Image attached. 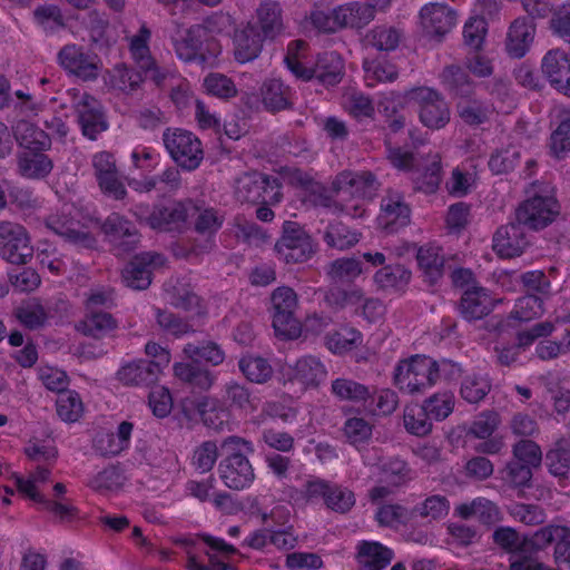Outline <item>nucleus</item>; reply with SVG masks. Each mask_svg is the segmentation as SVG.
Segmentation results:
<instances>
[{
	"label": "nucleus",
	"mask_w": 570,
	"mask_h": 570,
	"mask_svg": "<svg viewBox=\"0 0 570 570\" xmlns=\"http://www.w3.org/2000/svg\"><path fill=\"white\" fill-rule=\"evenodd\" d=\"M461 372V367L451 361L438 363L425 355H413L396 364L394 384L401 391L416 393L433 386L441 376L455 380Z\"/></svg>",
	"instance_id": "obj_1"
},
{
	"label": "nucleus",
	"mask_w": 570,
	"mask_h": 570,
	"mask_svg": "<svg viewBox=\"0 0 570 570\" xmlns=\"http://www.w3.org/2000/svg\"><path fill=\"white\" fill-rule=\"evenodd\" d=\"M379 189V183L371 173L343 171L332 184L331 198L341 205V210L354 218L366 214V205Z\"/></svg>",
	"instance_id": "obj_2"
},
{
	"label": "nucleus",
	"mask_w": 570,
	"mask_h": 570,
	"mask_svg": "<svg viewBox=\"0 0 570 570\" xmlns=\"http://www.w3.org/2000/svg\"><path fill=\"white\" fill-rule=\"evenodd\" d=\"M189 216L195 219V229L199 234L212 235L222 224L214 209L200 208L191 203H168L157 207L146 220L153 229L169 232L179 229Z\"/></svg>",
	"instance_id": "obj_3"
},
{
	"label": "nucleus",
	"mask_w": 570,
	"mask_h": 570,
	"mask_svg": "<svg viewBox=\"0 0 570 570\" xmlns=\"http://www.w3.org/2000/svg\"><path fill=\"white\" fill-rule=\"evenodd\" d=\"M285 63L296 78L309 80L316 76L326 86L340 82L344 73L343 60L335 52L324 53L315 68L307 67L306 45L303 41L288 45Z\"/></svg>",
	"instance_id": "obj_4"
},
{
	"label": "nucleus",
	"mask_w": 570,
	"mask_h": 570,
	"mask_svg": "<svg viewBox=\"0 0 570 570\" xmlns=\"http://www.w3.org/2000/svg\"><path fill=\"white\" fill-rule=\"evenodd\" d=\"M226 455L219 465V473L226 487L234 490L248 488L254 481V471L246 455L253 452L252 445L239 438H229L222 445Z\"/></svg>",
	"instance_id": "obj_5"
},
{
	"label": "nucleus",
	"mask_w": 570,
	"mask_h": 570,
	"mask_svg": "<svg viewBox=\"0 0 570 570\" xmlns=\"http://www.w3.org/2000/svg\"><path fill=\"white\" fill-rule=\"evenodd\" d=\"M232 24L233 20L229 14L218 12L208 17L205 20L204 27L178 28L173 36L174 47L178 58L185 61L199 59L202 62L212 65L210 58H207L200 51V35L204 29L210 33L219 35L228 30Z\"/></svg>",
	"instance_id": "obj_6"
},
{
	"label": "nucleus",
	"mask_w": 570,
	"mask_h": 570,
	"mask_svg": "<svg viewBox=\"0 0 570 570\" xmlns=\"http://www.w3.org/2000/svg\"><path fill=\"white\" fill-rule=\"evenodd\" d=\"M277 257L286 264L308 261L315 253L311 236L294 222H286L283 235L275 244Z\"/></svg>",
	"instance_id": "obj_7"
},
{
	"label": "nucleus",
	"mask_w": 570,
	"mask_h": 570,
	"mask_svg": "<svg viewBox=\"0 0 570 570\" xmlns=\"http://www.w3.org/2000/svg\"><path fill=\"white\" fill-rule=\"evenodd\" d=\"M164 144L171 158L184 169L199 167L204 154L200 140L191 132L181 129H168L164 132Z\"/></svg>",
	"instance_id": "obj_8"
},
{
	"label": "nucleus",
	"mask_w": 570,
	"mask_h": 570,
	"mask_svg": "<svg viewBox=\"0 0 570 570\" xmlns=\"http://www.w3.org/2000/svg\"><path fill=\"white\" fill-rule=\"evenodd\" d=\"M236 196L240 202L275 205L282 198L281 184L262 174H246L237 180Z\"/></svg>",
	"instance_id": "obj_9"
},
{
	"label": "nucleus",
	"mask_w": 570,
	"mask_h": 570,
	"mask_svg": "<svg viewBox=\"0 0 570 570\" xmlns=\"http://www.w3.org/2000/svg\"><path fill=\"white\" fill-rule=\"evenodd\" d=\"M326 376L324 364L314 356L302 357L294 365H285L281 370L283 384L297 386L299 391L317 387Z\"/></svg>",
	"instance_id": "obj_10"
},
{
	"label": "nucleus",
	"mask_w": 570,
	"mask_h": 570,
	"mask_svg": "<svg viewBox=\"0 0 570 570\" xmlns=\"http://www.w3.org/2000/svg\"><path fill=\"white\" fill-rule=\"evenodd\" d=\"M373 18L374 12L371 8L358 2H352L334 9L330 17L315 13L313 22L321 30L330 32L343 27H363Z\"/></svg>",
	"instance_id": "obj_11"
},
{
	"label": "nucleus",
	"mask_w": 570,
	"mask_h": 570,
	"mask_svg": "<svg viewBox=\"0 0 570 570\" xmlns=\"http://www.w3.org/2000/svg\"><path fill=\"white\" fill-rule=\"evenodd\" d=\"M33 254L24 227L13 223H0V256L11 264H26Z\"/></svg>",
	"instance_id": "obj_12"
},
{
	"label": "nucleus",
	"mask_w": 570,
	"mask_h": 570,
	"mask_svg": "<svg viewBox=\"0 0 570 570\" xmlns=\"http://www.w3.org/2000/svg\"><path fill=\"white\" fill-rule=\"evenodd\" d=\"M559 205L552 196H537L525 200L515 212V219L521 225L540 229L554 220Z\"/></svg>",
	"instance_id": "obj_13"
},
{
	"label": "nucleus",
	"mask_w": 570,
	"mask_h": 570,
	"mask_svg": "<svg viewBox=\"0 0 570 570\" xmlns=\"http://www.w3.org/2000/svg\"><path fill=\"white\" fill-rule=\"evenodd\" d=\"M412 98L417 104L419 117L424 126L439 129L448 124L449 108L438 92L430 88H420L412 92Z\"/></svg>",
	"instance_id": "obj_14"
},
{
	"label": "nucleus",
	"mask_w": 570,
	"mask_h": 570,
	"mask_svg": "<svg viewBox=\"0 0 570 570\" xmlns=\"http://www.w3.org/2000/svg\"><path fill=\"white\" fill-rule=\"evenodd\" d=\"M529 245V240L519 222L500 226L492 238L494 253L504 259L521 256Z\"/></svg>",
	"instance_id": "obj_15"
},
{
	"label": "nucleus",
	"mask_w": 570,
	"mask_h": 570,
	"mask_svg": "<svg viewBox=\"0 0 570 570\" xmlns=\"http://www.w3.org/2000/svg\"><path fill=\"white\" fill-rule=\"evenodd\" d=\"M75 109L83 136L89 139L96 137L108 128L100 104L87 94H79L75 101Z\"/></svg>",
	"instance_id": "obj_16"
},
{
	"label": "nucleus",
	"mask_w": 570,
	"mask_h": 570,
	"mask_svg": "<svg viewBox=\"0 0 570 570\" xmlns=\"http://www.w3.org/2000/svg\"><path fill=\"white\" fill-rule=\"evenodd\" d=\"M570 530L562 525H550L537 531L531 538V546L537 550L543 549L553 541L556 546L554 558L560 570H570Z\"/></svg>",
	"instance_id": "obj_17"
},
{
	"label": "nucleus",
	"mask_w": 570,
	"mask_h": 570,
	"mask_svg": "<svg viewBox=\"0 0 570 570\" xmlns=\"http://www.w3.org/2000/svg\"><path fill=\"white\" fill-rule=\"evenodd\" d=\"M165 265V258L158 254L137 256L122 273V279L128 287L145 289L151 283V273Z\"/></svg>",
	"instance_id": "obj_18"
},
{
	"label": "nucleus",
	"mask_w": 570,
	"mask_h": 570,
	"mask_svg": "<svg viewBox=\"0 0 570 570\" xmlns=\"http://www.w3.org/2000/svg\"><path fill=\"white\" fill-rule=\"evenodd\" d=\"M542 71L558 91L570 97V56L567 52L550 50L542 59Z\"/></svg>",
	"instance_id": "obj_19"
},
{
	"label": "nucleus",
	"mask_w": 570,
	"mask_h": 570,
	"mask_svg": "<svg viewBox=\"0 0 570 570\" xmlns=\"http://www.w3.org/2000/svg\"><path fill=\"white\" fill-rule=\"evenodd\" d=\"M233 43L235 59L246 63L258 57L263 47V37L254 23L247 22L236 28Z\"/></svg>",
	"instance_id": "obj_20"
},
{
	"label": "nucleus",
	"mask_w": 570,
	"mask_h": 570,
	"mask_svg": "<svg viewBox=\"0 0 570 570\" xmlns=\"http://www.w3.org/2000/svg\"><path fill=\"white\" fill-rule=\"evenodd\" d=\"M78 214V209L73 205H65L60 213L49 216L47 226L60 236L88 245L87 232L85 230L87 226L80 224L78 220L76 222L73 217L71 219H67V217Z\"/></svg>",
	"instance_id": "obj_21"
},
{
	"label": "nucleus",
	"mask_w": 570,
	"mask_h": 570,
	"mask_svg": "<svg viewBox=\"0 0 570 570\" xmlns=\"http://www.w3.org/2000/svg\"><path fill=\"white\" fill-rule=\"evenodd\" d=\"M411 271L401 265H389L379 269L373 282L376 289L392 296H402L411 282Z\"/></svg>",
	"instance_id": "obj_22"
},
{
	"label": "nucleus",
	"mask_w": 570,
	"mask_h": 570,
	"mask_svg": "<svg viewBox=\"0 0 570 570\" xmlns=\"http://www.w3.org/2000/svg\"><path fill=\"white\" fill-rule=\"evenodd\" d=\"M498 302L485 288L472 285L462 295L460 311L466 320H479L488 315Z\"/></svg>",
	"instance_id": "obj_23"
},
{
	"label": "nucleus",
	"mask_w": 570,
	"mask_h": 570,
	"mask_svg": "<svg viewBox=\"0 0 570 570\" xmlns=\"http://www.w3.org/2000/svg\"><path fill=\"white\" fill-rule=\"evenodd\" d=\"M421 24L423 29L433 36H442L449 32L456 23L454 11L443 4L431 3L421 9Z\"/></svg>",
	"instance_id": "obj_24"
},
{
	"label": "nucleus",
	"mask_w": 570,
	"mask_h": 570,
	"mask_svg": "<svg viewBox=\"0 0 570 570\" xmlns=\"http://www.w3.org/2000/svg\"><path fill=\"white\" fill-rule=\"evenodd\" d=\"M61 66L71 73L87 80L98 75L99 66L95 56L85 55L76 46H67L59 53Z\"/></svg>",
	"instance_id": "obj_25"
},
{
	"label": "nucleus",
	"mask_w": 570,
	"mask_h": 570,
	"mask_svg": "<svg viewBox=\"0 0 570 570\" xmlns=\"http://www.w3.org/2000/svg\"><path fill=\"white\" fill-rule=\"evenodd\" d=\"M358 570H383L393 559V551L377 541H360L355 556Z\"/></svg>",
	"instance_id": "obj_26"
},
{
	"label": "nucleus",
	"mask_w": 570,
	"mask_h": 570,
	"mask_svg": "<svg viewBox=\"0 0 570 570\" xmlns=\"http://www.w3.org/2000/svg\"><path fill=\"white\" fill-rule=\"evenodd\" d=\"M554 332V326L550 321L541 322L531 328L519 332L517 335V346L498 350V360L503 365L512 364L519 354L520 348H527L533 342L541 337H548Z\"/></svg>",
	"instance_id": "obj_27"
},
{
	"label": "nucleus",
	"mask_w": 570,
	"mask_h": 570,
	"mask_svg": "<svg viewBox=\"0 0 570 570\" xmlns=\"http://www.w3.org/2000/svg\"><path fill=\"white\" fill-rule=\"evenodd\" d=\"M535 35V27L529 19H517L510 26L505 49L513 58L523 57L530 49Z\"/></svg>",
	"instance_id": "obj_28"
},
{
	"label": "nucleus",
	"mask_w": 570,
	"mask_h": 570,
	"mask_svg": "<svg viewBox=\"0 0 570 570\" xmlns=\"http://www.w3.org/2000/svg\"><path fill=\"white\" fill-rule=\"evenodd\" d=\"M410 220V209L401 196L392 195L382 200L377 224L383 229L395 230Z\"/></svg>",
	"instance_id": "obj_29"
},
{
	"label": "nucleus",
	"mask_w": 570,
	"mask_h": 570,
	"mask_svg": "<svg viewBox=\"0 0 570 570\" xmlns=\"http://www.w3.org/2000/svg\"><path fill=\"white\" fill-rule=\"evenodd\" d=\"M149 39L150 31L142 27L139 32L131 38L129 49L137 66L145 72V78H150L158 83L160 76L149 52Z\"/></svg>",
	"instance_id": "obj_30"
},
{
	"label": "nucleus",
	"mask_w": 570,
	"mask_h": 570,
	"mask_svg": "<svg viewBox=\"0 0 570 570\" xmlns=\"http://www.w3.org/2000/svg\"><path fill=\"white\" fill-rule=\"evenodd\" d=\"M416 261L425 282L434 284L442 277L444 256L441 247L434 244L420 247L416 254Z\"/></svg>",
	"instance_id": "obj_31"
},
{
	"label": "nucleus",
	"mask_w": 570,
	"mask_h": 570,
	"mask_svg": "<svg viewBox=\"0 0 570 570\" xmlns=\"http://www.w3.org/2000/svg\"><path fill=\"white\" fill-rule=\"evenodd\" d=\"M455 513L463 519H478L484 524H492L501 520L499 509L484 498H478L471 502L456 505Z\"/></svg>",
	"instance_id": "obj_32"
},
{
	"label": "nucleus",
	"mask_w": 570,
	"mask_h": 570,
	"mask_svg": "<svg viewBox=\"0 0 570 570\" xmlns=\"http://www.w3.org/2000/svg\"><path fill=\"white\" fill-rule=\"evenodd\" d=\"M50 474L49 469L37 468L27 478L13 473L12 479L21 494L39 504L46 502L45 495L40 492V485L49 481Z\"/></svg>",
	"instance_id": "obj_33"
},
{
	"label": "nucleus",
	"mask_w": 570,
	"mask_h": 570,
	"mask_svg": "<svg viewBox=\"0 0 570 570\" xmlns=\"http://www.w3.org/2000/svg\"><path fill=\"white\" fill-rule=\"evenodd\" d=\"M183 406L189 419H196V416H199L206 425L214 429L220 428L224 420L227 417L226 412L223 409H219L217 402L214 400L204 399L195 407L193 402L187 401Z\"/></svg>",
	"instance_id": "obj_34"
},
{
	"label": "nucleus",
	"mask_w": 570,
	"mask_h": 570,
	"mask_svg": "<svg viewBox=\"0 0 570 570\" xmlns=\"http://www.w3.org/2000/svg\"><path fill=\"white\" fill-rule=\"evenodd\" d=\"M363 342L362 334L354 327L343 326L325 338L326 347L334 354H345L358 347Z\"/></svg>",
	"instance_id": "obj_35"
},
{
	"label": "nucleus",
	"mask_w": 570,
	"mask_h": 570,
	"mask_svg": "<svg viewBox=\"0 0 570 570\" xmlns=\"http://www.w3.org/2000/svg\"><path fill=\"white\" fill-rule=\"evenodd\" d=\"M118 380L126 385H140L157 379L156 372L148 362L139 360L124 364L118 373Z\"/></svg>",
	"instance_id": "obj_36"
},
{
	"label": "nucleus",
	"mask_w": 570,
	"mask_h": 570,
	"mask_svg": "<svg viewBox=\"0 0 570 570\" xmlns=\"http://www.w3.org/2000/svg\"><path fill=\"white\" fill-rule=\"evenodd\" d=\"M19 169L22 176L28 178H41L52 169L51 160L39 150H24L19 160Z\"/></svg>",
	"instance_id": "obj_37"
},
{
	"label": "nucleus",
	"mask_w": 570,
	"mask_h": 570,
	"mask_svg": "<svg viewBox=\"0 0 570 570\" xmlns=\"http://www.w3.org/2000/svg\"><path fill=\"white\" fill-rule=\"evenodd\" d=\"M425 415L435 421L445 420L454 410L455 396L450 391L436 392L423 403Z\"/></svg>",
	"instance_id": "obj_38"
},
{
	"label": "nucleus",
	"mask_w": 570,
	"mask_h": 570,
	"mask_svg": "<svg viewBox=\"0 0 570 570\" xmlns=\"http://www.w3.org/2000/svg\"><path fill=\"white\" fill-rule=\"evenodd\" d=\"M16 138L26 150H43L50 146L49 136L27 121L17 125Z\"/></svg>",
	"instance_id": "obj_39"
},
{
	"label": "nucleus",
	"mask_w": 570,
	"mask_h": 570,
	"mask_svg": "<svg viewBox=\"0 0 570 570\" xmlns=\"http://www.w3.org/2000/svg\"><path fill=\"white\" fill-rule=\"evenodd\" d=\"M257 22L264 38H274L283 30L281 9L277 3H262L257 9Z\"/></svg>",
	"instance_id": "obj_40"
},
{
	"label": "nucleus",
	"mask_w": 570,
	"mask_h": 570,
	"mask_svg": "<svg viewBox=\"0 0 570 570\" xmlns=\"http://www.w3.org/2000/svg\"><path fill=\"white\" fill-rule=\"evenodd\" d=\"M56 407L58 416L68 423L79 421L85 411L82 400L75 391L60 393L56 402Z\"/></svg>",
	"instance_id": "obj_41"
},
{
	"label": "nucleus",
	"mask_w": 570,
	"mask_h": 570,
	"mask_svg": "<svg viewBox=\"0 0 570 570\" xmlns=\"http://www.w3.org/2000/svg\"><path fill=\"white\" fill-rule=\"evenodd\" d=\"M115 326V321L109 314L87 311L85 320L77 325V330L86 335L100 337L112 331Z\"/></svg>",
	"instance_id": "obj_42"
},
{
	"label": "nucleus",
	"mask_w": 570,
	"mask_h": 570,
	"mask_svg": "<svg viewBox=\"0 0 570 570\" xmlns=\"http://www.w3.org/2000/svg\"><path fill=\"white\" fill-rule=\"evenodd\" d=\"M200 540L209 548L207 554L212 566L217 570L233 569L225 559L236 553V549L219 538L203 535Z\"/></svg>",
	"instance_id": "obj_43"
},
{
	"label": "nucleus",
	"mask_w": 570,
	"mask_h": 570,
	"mask_svg": "<svg viewBox=\"0 0 570 570\" xmlns=\"http://www.w3.org/2000/svg\"><path fill=\"white\" fill-rule=\"evenodd\" d=\"M407 474L406 464L404 461L395 459L384 466V480L389 487H376L371 491V498L376 501L383 499L391 492V487L400 485Z\"/></svg>",
	"instance_id": "obj_44"
},
{
	"label": "nucleus",
	"mask_w": 570,
	"mask_h": 570,
	"mask_svg": "<svg viewBox=\"0 0 570 570\" xmlns=\"http://www.w3.org/2000/svg\"><path fill=\"white\" fill-rule=\"evenodd\" d=\"M544 312L543 302L540 298L527 295L515 302L511 316L520 322H531L540 318Z\"/></svg>",
	"instance_id": "obj_45"
},
{
	"label": "nucleus",
	"mask_w": 570,
	"mask_h": 570,
	"mask_svg": "<svg viewBox=\"0 0 570 570\" xmlns=\"http://www.w3.org/2000/svg\"><path fill=\"white\" fill-rule=\"evenodd\" d=\"M275 335L282 340H297L303 335L302 323L295 317V313H278L272 318Z\"/></svg>",
	"instance_id": "obj_46"
},
{
	"label": "nucleus",
	"mask_w": 570,
	"mask_h": 570,
	"mask_svg": "<svg viewBox=\"0 0 570 570\" xmlns=\"http://www.w3.org/2000/svg\"><path fill=\"white\" fill-rule=\"evenodd\" d=\"M343 434L350 444L360 449L371 439L372 425L362 417H351L344 423Z\"/></svg>",
	"instance_id": "obj_47"
},
{
	"label": "nucleus",
	"mask_w": 570,
	"mask_h": 570,
	"mask_svg": "<svg viewBox=\"0 0 570 570\" xmlns=\"http://www.w3.org/2000/svg\"><path fill=\"white\" fill-rule=\"evenodd\" d=\"M288 88L279 80H269L263 87V102L267 109L273 111L284 109L288 105Z\"/></svg>",
	"instance_id": "obj_48"
},
{
	"label": "nucleus",
	"mask_w": 570,
	"mask_h": 570,
	"mask_svg": "<svg viewBox=\"0 0 570 570\" xmlns=\"http://www.w3.org/2000/svg\"><path fill=\"white\" fill-rule=\"evenodd\" d=\"M490 391L487 377L479 374H469L461 384V396L469 403H476L484 399Z\"/></svg>",
	"instance_id": "obj_49"
},
{
	"label": "nucleus",
	"mask_w": 570,
	"mask_h": 570,
	"mask_svg": "<svg viewBox=\"0 0 570 570\" xmlns=\"http://www.w3.org/2000/svg\"><path fill=\"white\" fill-rule=\"evenodd\" d=\"M239 368L252 382L264 383L272 376V366L262 357L246 356L239 361Z\"/></svg>",
	"instance_id": "obj_50"
},
{
	"label": "nucleus",
	"mask_w": 570,
	"mask_h": 570,
	"mask_svg": "<svg viewBox=\"0 0 570 570\" xmlns=\"http://www.w3.org/2000/svg\"><path fill=\"white\" fill-rule=\"evenodd\" d=\"M403 420L406 431L417 436L426 435L432 429L431 419L425 415L423 406H406Z\"/></svg>",
	"instance_id": "obj_51"
},
{
	"label": "nucleus",
	"mask_w": 570,
	"mask_h": 570,
	"mask_svg": "<svg viewBox=\"0 0 570 570\" xmlns=\"http://www.w3.org/2000/svg\"><path fill=\"white\" fill-rule=\"evenodd\" d=\"M184 354L190 361L204 360L212 365H218L223 363L225 358L223 350L213 342H208L202 346L187 344L184 348Z\"/></svg>",
	"instance_id": "obj_52"
},
{
	"label": "nucleus",
	"mask_w": 570,
	"mask_h": 570,
	"mask_svg": "<svg viewBox=\"0 0 570 570\" xmlns=\"http://www.w3.org/2000/svg\"><path fill=\"white\" fill-rule=\"evenodd\" d=\"M174 373L179 380L189 382L200 389H208L213 383V377L208 371L196 368L189 363H176L174 365Z\"/></svg>",
	"instance_id": "obj_53"
},
{
	"label": "nucleus",
	"mask_w": 570,
	"mask_h": 570,
	"mask_svg": "<svg viewBox=\"0 0 570 570\" xmlns=\"http://www.w3.org/2000/svg\"><path fill=\"white\" fill-rule=\"evenodd\" d=\"M332 392L341 400L363 401L368 396L366 386L346 379H336L332 383Z\"/></svg>",
	"instance_id": "obj_54"
},
{
	"label": "nucleus",
	"mask_w": 570,
	"mask_h": 570,
	"mask_svg": "<svg viewBox=\"0 0 570 570\" xmlns=\"http://www.w3.org/2000/svg\"><path fill=\"white\" fill-rule=\"evenodd\" d=\"M364 72L367 86L393 81L397 76L395 67L386 61H366L364 63Z\"/></svg>",
	"instance_id": "obj_55"
},
{
	"label": "nucleus",
	"mask_w": 570,
	"mask_h": 570,
	"mask_svg": "<svg viewBox=\"0 0 570 570\" xmlns=\"http://www.w3.org/2000/svg\"><path fill=\"white\" fill-rule=\"evenodd\" d=\"M325 240L331 247L346 249L360 240V234L348 230L342 224L331 225L325 233Z\"/></svg>",
	"instance_id": "obj_56"
},
{
	"label": "nucleus",
	"mask_w": 570,
	"mask_h": 570,
	"mask_svg": "<svg viewBox=\"0 0 570 570\" xmlns=\"http://www.w3.org/2000/svg\"><path fill=\"white\" fill-rule=\"evenodd\" d=\"M272 301V317L278 313H295L298 301L296 293L286 286L276 288L271 297Z\"/></svg>",
	"instance_id": "obj_57"
},
{
	"label": "nucleus",
	"mask_w": 570,
	"mask_h": 570,
	"mask_svg": "<svg viewBox=\"0 0 570 570\" xmlns=\"http://www.w3.org/2000/svg\"><path fill=\"white\" fill-rule=\"evenodd\" d=\"M204 87L207 94L222 99L232 98L237 94L234 82L220 73L207 76L204 80Z\"/></svg>",
	"instance_id": "obj_58"
},
{
	"label": "nucleus",
	"mask_w": 570,
	"mask_h": 570,
	"mask_svg": "<svg viewBox=\"0 0 570 570\" xmlns=\"http://www.w3.org/2000/svg\"><path fill=\"white\" fill-rule=\"evenodd\" d=\"M130 159L134 169L141 173H149L158 166L160 155L151 147L139 145L132 149Z\"/></svg>",
	"instance_id": "obj_59"
},
{
	"label": "nucleus",
	"mask_w": 570,
	"mask_h": 570,
	"mask_svg": "<svg viewBox=\"0 0 570 570\" xmlns=\"http://www.w3.org/2000/svg\"><path fill=\"white\" fill-rule=\"evenodd\" d=\"M520 151L515 146H509L497 151L489 161V167L494 174H505L518 164Z\"/></svg>",
	"instance_id": "obj_60"
},
{
	"label": "nucleus",
	"mask_w": 570,
	"mask_h": 570,
	"mask_svg": "<svg viewBox=\"0 0 570 570\" xmlns=\"http://www.w3.org/2000/svg\"><path fill=\"white\" fill-rule=\"evenodd\" d=\"M547 462L550 472L557 476H566L570 472V449L563 442L547 454Z\"/></svg>",
	"instance_id": "obj_61"
},
{
	"label": "nucleus",
	"mask_w": 570,
	"mask_h": 570,
	"mask_svg": "<svg viewBox=\"0 0 570 570\" xmlns=\"http://www.w3.org/2000/svg\"><path fill=\"white\" fill-rule=\"evenodd\" d=\"M401 40V33L392 27H377L368 35V42L379 50H393Z\"/></svg>",
	"instance_id": "obj_62"
},
{
	"label": "nucleus",
	"mask_w": 570,
	"mask_h": 570,
	"mask_svg": "<svg viewBox=\"0 0 570 570\" xmlns=\"http://www.w3.org/2000/svg\"><path fill=\"white\" fill-rule=\"evenodd\" d=\"M125 483L124 474L116 468L99 472L91 481L90 487L96 490L118 491Z\"/></svg>",
	"instance_id": "obj_63"
},
{
	"label": "nucleus",
	"mask_w": 570,
	"mask_h": 570,
	"mask_svg": "<svg viewBox=\"0 0 570 570\" xmlns=\"http://www.w3.org/2000/svg\"><path fill=\"white\" fill-rule=\"evenodd\" d=\"M550 153L561 158L570 151V121H562L558 128L551 134Z\"/></svg>",
	"instance_id": "obj_64"
}]
</instances>
